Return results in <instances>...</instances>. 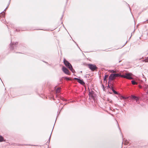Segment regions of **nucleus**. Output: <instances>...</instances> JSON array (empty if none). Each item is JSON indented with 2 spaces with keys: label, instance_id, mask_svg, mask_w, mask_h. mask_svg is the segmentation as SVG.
<instances>
[{
  "label": "nucleus",
  "instance_id": "f257e3e1",
  "mask_svg": "<svg viewBox=\"0 0 148 148\" xmlns=\"http://www.w3.org/2000/svg\"><path fill=\"white\" fill-rule=\"evenodd\" d=\"M64 62L65 66L69 69L73 73H74L75 72V71L73 68L72 65L64 59Z\"/></svg>",
  "mask_w": 148,
  "mask_h": 148
},
{
  "label": "nucleus",
  "instance_id": "f03ea898",
  "mask_svg": "<svg viewBox=\"0 0 148 148\" xmlns=\"http://www.w3.org/2000/svg\"><path fill=\"white\" fill-rule=\"evenodd\" d=\"M133 76V74L131 73H125L124 75H122L121 77L129 79H132Z\"/></svg>",
  "mask_w": 148,
  "mask_h": 148
},
{
  "label": "nucleus",
  "instance_id": "7ed1b4c3",
  "mask_svg": "<svg viewBox=\"0 0 148 148\" xmlns=\"http://www.w3.org/2000/svg\"><path fill=\"white\" fill-rule=\"evenodd\" d=\"M88 67L92 71H94L97 68L96 66L92 64H89Z\"/></svg>",
  "mask_w": 148,
  "mask_h": 148
},
{
  "label": "nucleus",
  "instance_id": "20e7f679",
  "mask_svg": "<svg viewBox=\"0 0 148 148\" xmlns=\"http://www.w3.org/2000/svg\"><path fill=\"white\" fill-rule=\"evenodd\" d=\"M62 70L63 72L65 74L67 75H69L70 72L69 71L66 67L63 66L62 68Z\"/></svg>",
  "mask_w": 148,
  "mask_h": 148
},
{
  "label": "nucleus",
  "instance_id": "39448f33",
  "mask_svg": "<svg viewBox=\"0 0 148 148\" xmlns=\"http://www.w3.org/2000/svg\"><path fill=\"white\" fill-rule=\"evenodd\" d=\"M74 79L77 80V82L82 85H84L85 84L82 80L80 79L76 78H75Z\"/></svg>",
  "mask_w": 148,
  "mask_h": 148
},
{
  "label": "nucleus",
  "instance_id": "423d86ee",
  "mask_svg": "<svg viewBox=\"0 0 148 148\" xmlns=\"http://www.w3.org/2000/svg\"><path fill=\"white\" fill-rule=\"evenodd\" d=\"M144 90L147 92V93H148V85L147 84H145L143 86Z\"/></svg>",
  "mask_w": 148,
  "mask_h": 148
},
{
  "label": "nucleus",
  "instance_id": "0eeeda50",
  "mask_svg": "<svg viewBox=\"0 0 148 148\" xmlns=\"http://www.w3.org/2000/svg\"><path fill=\"white\" fill-rule=\"evenodd\" d=\"M115 79L114 75L113 74H111L109 76V81H111L114 80Z\"/></svg>",
  "mask_w": 148,
  "mask_h": 148
},
{
  "label": "nucleus",
  "instance_id": "6e6552de",
  "mask_svg": "<svg viewBox=\"0 0 148 148\" xmlns=\"http://www.w3.org/2000/svg\"><path fill=\"white\" fill-rule=\"evenodd\" d=\"M94 92L93 91H89V96L90 97H91L92 98H93L94 96Z\"/></svg>",
  "mask_w": 148,
  "mask_h": 148
},
{
  "label": "nucleus",
  "instance_id": "1a4fd4ad",
  "mask_svg": "<svg viewBox=\"0 0 148 148\" xmlns=\"http://www.w3.org/2000/svg\"><path fill=\"white\" fill-rule=\"evenodd\" d=\"M114 75V78H115L116 77H121L122 75L120 73H117V74H113Z\"/></svg>",
  "mask_w": 148,
  "mask_h": 148
},
{
  "label": "nucleus",
  "instance_id": "9d476101",
  "mask_svg": "<svg viewBox=\"0 0 148 148\" xmlns=\"http://www.w3.org/2000/svg\"><path fill=\"white\" fill-rule=\"evenodd\" d=\"M60 88H57L56 90V93H58L60 92Z\"/></svg>",
  "mask_w": 148,
  "mask_h": 148
},
{
  "label": "nucleus",
  "instance_id": "9b49d317",
  "mask_svg": "<svg viewBox=\"0 0 148 148\" xmlns=\"http://www.w3.org/2000/svg\"><path fill=\"white\" fill-rule=\"evenodd\" d=\"M120 98L121 99H126L127 98H126L123 96H121L120 97Z\"/></svg>",
  "mask_w": 148,
  "mask_h": 148
},
{
  "label": "nucleus",
  "instance_id": "f8f14e48",
  "mask_svg": "<svg viewBox=\"0 0 148 148\" xmlns=\"http://www.w3.org/2000/svg\"><path fill=\"white\" fill-rule=\"evenodd\" d=\"M132 84L135 85V84H137V83L134 80L132 81Z\"/></svg>",
  "mask_w": 148,
  "mask_h": 148
},
{
  "label": "nucleus",
  "instance_id": "ddd939ff",
  "mask_svg": "<svg viewBox=\"0 0 148 148\" xmlns=\"http://www.w3.org/2000/svg\"><path fill=\"white\" fill-rule=\"evenodd\" d=\"M3 138L2 136H0V142L3 141Z\"/></svg>",
  "mask_w": 148,
  "mask_h": 148
},
{
  "label": "nucleus",
  "instance_id": "4468645a",
  "mask_svg": "<svg viewBox=\"0 0 148 148\" xmlns=\"http://www.w3.org/2000/svg\"><path fill=\"white\" fill-rule=\"evenodd\" d=\"M112 91L115 94H118V92L115 91L114 89H112Z\"/></svg>",
  "mask_w": 148,
  "mask_h": 148
},
{
  "label": "nucleus",
  "instance_id": "2eb2a0df",
  "mask_svg": "<svg viewBox=\"0 0 148 148\" xmlns=\"http://www.w3.org/2000/svg\"><path fill=\"white\" fill-rule=\"evenodd\" d=\"M108 75H105V77L104 79V81H105L106 80L107 78H108Z\"/></svg>",
  "mask_w": 148,
  "mask_h": 148
},
{
  "label": "nucleus",
  "instance_id": "dca6fc26",
  "mask_svg": "<svg viewBox=\"0 0 148 148\" xmlns=\"http://www.w3.org/2000/svg\"><path fill=\"white\" fill-rule=\"evenodd\" d=\"M110 72L112 73H116V71L113 70H111L110 71Z\"/></svg>",
  "mask_w": 148,
  "mask_h": 148
},
{
  "label": "nucleus",
  "instance_id": "f3484780",
  "mask_svg": "<svg viewBox=\"0 0 148 148\" xmlns=\"http://www.w3.org/2000/svg\"><path fill=\"white\" fill-rule=\"evenodd\" d=\"M134 100L136 101V102H137L138 103V101L139 100V98L138 97H136V99H135Z\"/></svg>",
  "mask_w": 148,
  "mask_h": 148
},
{
  "label": "nucleus",
  "instance_id": "a211bd4d",
  "mask_svg": "<svg viewBox=\"0 0 148 148\" xmlns=\"http://www.w3.org/2000/svg\"><path fill=\"white\" fill-rule=\"evenodd\" d=\"M136 97L135 96H134V95H132V96H131V97L132 99H136Z\"/></svg>",
  "mask_w": 148,
  "mask_h": 148
},
{
  "label": "nucleus",
  "instance_id": "6ab92c4d",
  "mask_svg": "<svg viewBox=\"0 0 148 148\" xmlns=\"http://www.w3.org/2000/svg\"><path fill=\"white\" fill-rule=\"evenodd\" d=\"M143 61L146 62H148V57L144 60Z\"/></svg>",
  "mask_w": 148,
  "mask_h": 148
},
{
  "label": "nucleus",
  "instance_id": "aec40b11",
  "mask_svg": "<svg viewBox=\"0 0 148 148\" xmlns=\"http://www.w3.org/2000/svg\"><path fill=\"white\" fill-rule=\"evenodd\" d=\"M66 79L68 80H70V79L69 78H68V77H66Z\"/></svg>",
  "mask_w": 148,
  "mask_h": 148
},
{
  "label": "nucleus",
  "instance_id": "412c9836",
  "mask_svg": "<svg viewBox=\"0 0 148 148\" xmlns=\"http://www.w3.org/2000/svg\"><path fill=\"white\" fill-rule=\"evenodd\" d=\"M139 87L140 88H142V87L141 86H139Z\"/></svg>",
  "mask_w": 148,
  "mask_h": 148
},
{
  "label": "nucleus",
  "instance_id": "4be33fe9",
  "mask_svg": "<svg viewBox=\"0 0 148 148\" xmlns=\"http://www.w3.org/2000/svg\"><path fill=\"white\" fill-rule=\"evenodd\" d=\"M125 144H127V143H125Z\"/></svg>",
  "mask_w": 148,
  "mask_h": 148
},
{
  "label": "nucleus",
  "instance_id": "5701e85b",
  "mask_svg": "<svg viewBox=\"0 0 148 148\" xmlns=\"http://www.w3.org/2000/svg\"><path fill=\"white\" fill-rule=\"evenodd\" d=\"M17 42H16V43L15 44H17Z\"/></svg>",
  "mask_w": 148,
  "mask_h": 148
}]
</instances>
